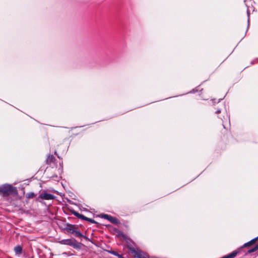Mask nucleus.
<instances>
[{"mask_svg":"<svg viewBox=\"0 0 258 258\" xmlns=\"http://www.w3.org/2000/svg\"><path fill=\"white\" fill-rule=\"evenodd\" d=\"M18 190L16 187L10 184H4L0 185V195L8 197L10 195H17Z\"/></svg>","mask_w":258,"mask_h":258,"instance_id":"nucleus-1","label":"nucleus"},{"mask_svg":"<svg viewBox=\"0 0 258 258\" xmlns=\"http://www.w3.org/2000/svg\"><path fill=\"white\" fill-rule=\"evenodd\" d=\"M78 227L76 225H72L71 224L67 223L64 229L68 232L74 234L76 237H83L85 239H87V237L83 236L81 233L78 230Z\"/></svg>","mask_w":258,"mask_h":258,"instance_id":"nucleus-2","label":"nucleus"},{"mask_svg":"<svg viewBox=\"0 0 258 258\" xmlns=\"http://www.w3.org/2000/svg\"><path fill=\"white\" fill-rule=\"evenodd\" d=\"M130 252L134 254V257L137 258H149V256L139 250H136L134 247H128Z\"/></svg>","mask_w":258,"mask_h":258,"instance_id":"nucleus-3","label":"nucleus"},{"mask_svg":"<svg viewBox=\"0 0 258 258\" xmlns=\"http://www.w3.org/2000/svg\"><path fill=\"white\" fill-rule=\"evenodd\" d=\"M101 217L108 220L112 224H118L120 223L118 219L107 214L101 215Z\"/></svg>","mask_w":258,"mask_h":258,"instance_id":"nucleus-4","label":"nucleus"},{"mask_svg":"<svg viewBox=\"0 0 258 258\" xmlns=\"http://www.w3.org/2000/svg\"><path fill=\"white\" fill-rule=\"evenodd\" d=\"M39 198L46 200H53L55 198V196L52 194L48 193H43L40 195Z\"/></svg>","mask_w":258,"mask_h":258,"instance_id":"nucleus-5","label":"nucleus"},{"mask_svg":"<svg viewBox=\"0 0 258 258\" xmlns=\"http://www.w3.org/2000/svg\"><path fill=\"white\" fill-rule=\"evenodd\" d=\"M56 160L55 157L52 154H48L45 160L46 164L47 165H50L52 163H54Z\"/></svg>","mask_w":258,"mask_h":258,"instance_id":"nucleus-6","label":"nucleus"},{"mask_svg":"<svg viewBox=\"0 0 258 258\" xmlns=\"http://www.w3.org/2000/svg\"><path fill=\"white\" fill-rule=\"evenodd\" d=\"M59 243L61 244L68 245L70 246H73L74 247H75V243L71 239H63L59 241Z\"/></svg>","mask_w":258,"mask_h":258,"instance_id":"nucleus-7","label":"nucleus"},{"mask_svg":"<svg viewBox=\"0 0 258 258\" xmlns=\"http://www.w3.org/2000/svg\"><path fill=\"white\" fill-rule=\"evenodd\" d=\"M71 212L72 214H73L74 215L76 216L77 218H79L80 219H82V220H86V219L87 217H85V216H84L83 215L81 214L78 213L77 212H76L74 210H71Z\"/></svg>","mask_w":258,"mask_h":258,"instance_id":"nucleus-8","label":"nucleus"},{"mask_svg":"<svg viewBox=\"0 0 258 258\" xmlns=\"http://www.w3.org/2000/svg\"><path fill=\"white\" fill-rule=\"evenodd\" d=\"M14 251L17 255H20L22 253V247L19 245L14 247Z\"/></svg>","mask_w":258,"mask_h":258,"instance_id":"nucleus-9","label":"nucleus"},{"mask_svg":"<svg viewBox=\"0 0 258 258\" xmlns=\"http://www.w3.org/2000/svg\"><path fill=\"white\" fill-rule=\"evenodd\" d=\"M257 238H255L252 240H251L250 241L247 242V243H245L244 245H243V247H247V246H251L252 245V244H253L254 243H255V242L257 241Z\"/></svg>","mask_w":258,"mask_h":258,"instance_id":"nucleus-10","label":"nucleus"},{"mask_svg":"<svg viewBox=\"0 0 258 258\" xmlns=\"http://www.w3.org/2000/svg\"><path fill=\"white\" fill-rule=\"evenodd\" d=\"M36 196V195L34 192H30L28 193L26 195V198L28 199H32V198L35 197Z\"/></svg>","mask_w":258,"mask_h":258,"instance_id":"nucleus-11","label":"nucleus"},{"mask_svg":"<svg viewBox=\"0 0 258 258\" xmlns=\"http://www.w3.org/2000/svg\"><path fill=\"white\" fill-rule=\"evenodd\" d=\"M258 249V244H256L254 247H253L251 249H250L248 250V253H252L255 251H256Z\"/></svg>","mask_w":258,"mask_h":258,"instance_id":"nucleus-12","label":"nucleus"},{"mask_svg":"<svg viewBox=\"0 0 258 258\" xmlns=\"http://www.w3.org/2000/svg\"><path fill=\"white\" fill-rule=\"evenodd\" d=\"M227 133V130L225 127L224 125H223V128L221 130V136H224L226 133Z\"/></svg>","mask_w":258,"mask_h":258,"instance_id":"nucleus-13","label":"nucleus"},{"mask_svg":"<svg viewBox=\"0 0 258 258\" xmlns=\"http://www.w3.org/2000/svg\"><path fill=\"white\" fill-rule=\"evenodd\" d=\"M110 253L112 254L117 256L118 258H122V256L120 254H118L116 251H110Z\"/></svg>","mask_w":258,"mask_h":258,"instance_id":"nucleus-14","label":"nucleus"},{"mask_svg":"<svg viewBox=\"0 0 258 258\" xmlns=\"http://www.w3.org/2000/svg\"><path fill=\"white\" fill-rule=\"evenodd\" d=\"M85 221H89L91 223H96V222L94 219L89 218H87V217L86 218Z\"/></svg>","mask_w":258,"mask_h":258,"instance_id":"nucleus-15","label":"nucleus"},{"mask_svg":"<svg viewBox=\"0 0 258 258\" xmlns=\"http://www.w3.org/2000/svg\"><path fill=\"white\" fill-rule=\"evenodd\" d=\"M220 112H221V110H220V109H218V110H216V113H217V114H219V113H220Z\"/></svg>","mask_w":258,"mask_h":258,"instance_id":"nucleus-16","label":"nucleus"}]
</instances>
